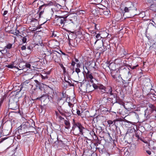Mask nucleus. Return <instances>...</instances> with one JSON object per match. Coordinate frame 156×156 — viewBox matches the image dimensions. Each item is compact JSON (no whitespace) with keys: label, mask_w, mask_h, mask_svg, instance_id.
<instances>
[{"label":"nucleus","mask_w":156,"mask_h":156,"mask_svg":"<svg viewBox=\"0 0 156 156\" xmlns=\"http://www.w3.org/2000/svg\"><path fill=\"white\" fill-rule=\"evenodd\" d=\"M120 78L122 80V83L123 84H126V86L128 85V84L129 83L128 80L126 79V80H123L122 79L121 77Z\"/></svg>","instance_id":"4c0bfd02"},{"label":"nucleus","mask_w":156,"mask_h":156,"mask_svg":"<svg viewBox=\"0 0 156 156\" xmlns=\"http://www.w3.org/2000/svg\"><path fill=\"white\" fill-rule=\"evenodd\" d=\"M20 127L21 128L25 129L27 130L30 127V125L28 122H24Z\"/></svg>","instance_id":"aec40b11"},{"label":"nucleus","mask_w":156,"mask_h":156,"mask_svg":"<svg viewBox=\"0 0 156 156\" xmlns=\"http://www.w3.org/2000/svg\"><path fill=\"white\" fill-rule=\"evenodd\" d=\"M76 63L74 60H73L71 63V65L74 66L75 65Z\"/></svg>","instance_id":"4d7b16f0"},{"label":"nucleus","mask_w":156,"mask_h":156,"mask_svg":"<svg viewBox=\"0 0 156 156\" xmlns=\"http://www.w3.org/2000/svg\"><path fill=\"white\" fill-rule=\"evenodd\" d=\"M68 17L67 16H58L56 15L55 16V21L56 24L59 25H64L66 19Z\"/></svg>","instance_id":"39448f33"},{"label":"nucleus","mask_w":156,"mask_h":156,"mask_svg":"<svg viewBox=\"0 0 156 156\" xmlns=\"http://www.w3.org/2000/svg\"><path fill=\"white\" fill-rule=\"evenodd\" d=\"M58 113L62 115L63 116H64L65 115V114L64 113V110H61L59 109L58 108Z\"/></svg>","instance_id":"f704fd0d"},{"label":"nucleus","mask_w":156,"mask_h":156,"mask_svg":"<svg viewBox=\"0 0 156 156\" xmlns=\"http://www.w3.org/2000/svg\"><path fill=\"white\" fill-rule=\"evenodd\" d=\"M150 108V110L151 113H154L155 114V116L156 118V107L153 105L150 104L148 105Z\"/></svg>","instance_id":"a211bd4d"},{"label":"nucleus","mask_w":156,"mask_h":156,"mask_svg":"<svg viewBox=\"0 0 156 156\" xmlns=\"http://www.w3.org/2000/svg\"><path fill=\"white\" fill-rule=\"evenodd\" d=\"M53 3L51 1H49L47 3H43L41 5L38 9V12L39 13V15H42L45 11V7L48 6L53 5Z\"/></svg>","instance_id":"423d86ee"},{"label":"nucleus","mask_w":156,"mask_h":156,"mask_svg":"<svg viewBox=\"0 0 156 156\" xmlns=\"http://www.w3.org/2000/svg\"><path fill=\"white\" fill-rule=\"evenodd\" d=\"M42 15H39V13L37 12L34 15V17L38 19H39L41 17Z\"/></svg>","instance_id":"ea45409f"},{"label":"nucleus","mask_w":156,"mask_h":156,"mask_svg":"<svg viewBox=\"0 0 156 156\" xmlns=\"http://www.w3.org/2000/svg\"><path fill=\"white\" fill-rule=\"evenodd\" d=\"M58 137L57 134L55 133H51L48 137V141L51 144H54L55 141L56 139H58Z\"/></svg>","instance_id":"6e6552de"},{"label":"nucleus","mask_w":156,"mask_h":156,"mask_svg":"<svg viewBox=\"0 0 156 156\" xmlns=\"http://www.w3.org/2000/svg\"><path fill=\"white\" fill-rule=\"evenodd\" d=\"M95 37L96 39H97V40L95 42V44L96 43L98 40H99L101 38V36L100 34H97V35L95 36Z\"/></svg>","instance_id":"a19ab883"},{"label":"nucleus","mask_w":156,"mask_h":156,"mask_svg":"<svg viewBox=\"0 0 156 156\" xmlns=\"http://www.w3.org/2000/svg\"><path fill=\"white\" fill-rule=\"evenodd\" d=\"M150 9L154 12H156V4L153 3L149 7Z\"/></svg>","instance_id":"393cba45"},{"label":"nucleus","mask_w":156,"mask_h":156,"mask_svg":"<svg viewBox=\"0 0 156 156\" xmlns=\"http://www.w3.org/2000/svg\"><path fill=\"white\" fill-rule=\"evenodd\" d=\"M106 136L110 141H111L112 140V137L110 135V134L109 133H108L107 134H106Z\"/></svg>","instance_id":"79ce46f5"},{"label":"nucleus","mask_w":156,"mask_h":156,"mask_svg":"<svg viewBox=\"0 0 156 156\" xmlns=\"http://www.w3.org/2000/svg\"><path fill=\"white\" fill-rule=\"evenodd\" d=\"M136 149V145L134 144H131L128 150V151L130 153L133 154L135 151Z\"/></svg>","instance_id":"6ab92c4d"},{"label":"nucleus","mask_w":156,"mask_h":156,"mask_svg":"<svg viewBox=\"0 0 156 156\" xmlns=\"http://www.w3.org/2000/svg\"><path fill=\"white\" fill-rule=\"evenodd\" d=\"M51 54L52 56V58L55 62L59 63L61 61L60 57L61 56V53L56 51H52Z\"/></svg>","instance_id":"0eeeda50"},{"label":"nucleus","mask_w":156,"mask_h":156,"mask_svg":"<svg viewBox=\"0 0 156 156\" xmlns=\"http://www.w3.org/2000/svg\"><path fill=\"white\" fill-rule=\"evenodd\" d=\"M55 146H56L57 147H64L65 144L63 141L58 139L55 142Z\"/></svg>","instance_id":"4468645a"},{"label":"nucleus","mask_w":156,"mask_h":156,"mask_svg":"<svg viewBox=\"0 0 156 156\" xmlns=\"http://www.w3.org/2000/svg\"><path fill=\"white\" fill-rule=\"evenodd\" d=\"M104 93L108 94L109 96L113 95L114 98H115V101L113 102L112 101L113 105L115 103H118L120 105H123V102L119 100V98L118 97L117 95L112 93V87L110 86H108L105 87Z\"/></svg>","instance_id":"7ed1b4c3"},{"label":"nucleus","mask_w":156,"mask_h":156,"mask_svg":"<svg viewBox=\"0 0 156 156\" xmlns=\"http://www.w3.org/2000/svg\"><path fill=\"white\" fill-rule=\"evenodd\" d=\"M74 41L73 39H69V44L70 47L72 46L74 47L76 45L75 43H74Z\"/></svg>","instance_id":"c85d7f7f"},{"label":"nucleus","mask_w":156,"mask_h":156,"mask_svg":"<svg viewBox=\"0 0 156 156\" xmlns=\"http://www.w3.org/2000/svg\"><path fill=\"white\" fill-rule=\"evenodd\" d=\"M93 24L94 25V26L95 27L94 29L96 30H98L96 27L97 24L94 23H93Z\"/></svg>","instance_id":"0e129e2a"},{"label":"nucleus","mask_w":156,"mask_h":156,"mask_svg":"<svg viewBox=\"0 0 156 156\" xmlns=\"http://www.w3.org/2000/svg\"><path fill=\"white\" fill-rule=\"evenodd\" d=\"M58 63L61 68L62 69L63 73H65L66 72L65 67L62 64L60 63V62Z\"/></svg>","instance_id":"473e14b6"},{"label":"nucleus","mask_w":156,"mask_h":156,"mask_svg":"<svg viewBox=\"0 0 156 156\" xmlns=\"http://www.w3.org/2000/svg\"><path fill=\"white\" fill-rule=\"evenodd\" d=\"M109 69L111 70H113L115 69V64L114 63H111L108 66Z\"/></svg>","instance_id":"cd10ccee"},{"label":"nucleus","mask_w":156,"mask_h":156,"mask_svg":"<svg viewBox=\"0 0 156 156\" xmlns=\"http://www.w3.org/2000/svg\"><path fill=\"white\" fill-rule=\"evenodd\" d=\"M75 72L77 73V74H78V73L80 72V70L79 68H76L75 69Z\"/></svg>","instance_id":"3c124183"},{"label":"nucleus","mask_w":156,"mask_h":156,"mask_svg":"<svg viewBox=\"0 0 156 156\" xmlns=\"http://www.w3.org/2000/svg\"><path fill=\"white\" fill-rule=\"evenodd\" d=\"M69 77H68V81H67V83L68 84V85H69L70 86H74V84L71 83L72 81L70 79H69Z\"/></svg>","instance_id":"c03bdc74"},{"label":"nucleus","mask_w":156,"mask_h":156,"mask_svg":"<svg viewBox=\"0 0 156 156\" xmlns=\"http://www.w3.org/2000/svg\"><path fill=\"white\" fill-rule=\"evenodd\" d=\"M9 106L11 107L10 108L12 110H16L18 108V105L16 102L10 103L9 105Z\"/></svg>","instance_id":"4be33fe9"},{"label":"nucleus","mask_w":156,"mask_h":156,"mask_svg":"<svg viewBox=\"0 0 156 156\" xmlns=\"http://www.w3.org/2000/svg\"><path fill=\"white\" fill-rule=\"evenodd\" d=\"M44 94H43L41 97L37 98V99L39 100L41 102H45L46 104L47 103V97L48 94H50L51 93H53V90L49 87H47L44 89Z\"/></svg>","instance_id":"20e7f679"},{"label":"nucleus","mask_w":156,"mask_h":156,"mask_svg":"<svg viewBox=\"0 0 156 156\" xmlns=\"http://www.w3.org/2000/svg\"><path fill=\"white\" fill-rule=\"evenodd\" d=\"M20 134H23L27 133V130L25 129L21 128V127H19L17 130Z\"/></svg>","instance_id":"412c9836"},{"label":"nucleus","mask_w":156,"mask_h":156,"mask_svg":"<svg viewBox=\"0 0 156 156\" xmlns=\"http://www.w3.org/2000/svg\"><path fill=\"white\" fill-rule=\"evenodd\" d=\"M75 62H76L78 63V62H79V60L77 58H75L74 59V60Z\"/></svg>","instance_id":"69168bd1"},{"label":"nucleus","mask_w":156,"mask_h":156,"mask_svg":"<svg viewBox=\"0 0 156 156\" xmlns=\"http://www.w3.org/2000/svg\"><path fill=\"white\" fill-rule=\"evenodd\" d=\"M27 49L30 51V52L31 50V47L30 46H28Z\"/></svg>","instance_id":"338daca9"},{"label":"nucleus","mask_w":156,"mask_h":156,"mask_svg":"<svg viewBox=\"0 0 156 156\" xmlns=\"http://www.w3.org/2000/svg\"><path fill=\"white\" fill-rule=\"evenodd\" d=\"M62 8V6L58 4L55 5L53 8L51 9V10L52 12H58Z\"/></svg>","instance_id":"dca6fc26"},{"label":"nucleus","mask_w":156,"mask_h":156,"mask_svg":"<svg viewBox=\"0 0 156 156\" xmlns=\"http://www.w3.org/2000/svg\"><path fill=\"white\" fill-rule=\"evenodd\" d=\"M135 116L137 119H138L139 118L138 114L136 112H134Z\"/></svg>","instance_id":"052dcab7"},{"label":"nucleus","mask_w":156,"mask_h":156,"mask_svg":"<svg viewBox=\"0 0 156 156\" xmlns=\"http://www.w3.org/2000/svg\"><path fill=\"white\" fill-rule=\"evenodd\" d=\"M76 113L78 115H80L81 113H80V110H77V111H76Z\"/></svg>","instance_id":"5fc2aeb1"},{"label":"nucleus","mask_w":156,"mask_h":156,"mask_svg":"<svg viewBox=\"0 0 156 156\" xmlns=\"http://www.w3.org/2000/svg\"><path fill=\"white\" fill-rule=\"evenodd\" d=\"M102 48H103V51H106L107 49H109L110 47L109 45H108L107 44L105 43H103L102 42Z\"/></svg>","instance_id":"b1692460"},{"label":"nucleus","mask_w":156,"mask_h":156,"mask_svg":"<svg viewBox=\"0 0 156 156\" xmlns=\"http://www.w3.org/2000/svg\"><path fill=\"white\" fill-rule=\"evenodd\" d=\"M81 64H80V62L76 64V66L77 68H79L80 67Z\"/></svg>","instance_id":"13d9d810"},{"label":"nucleus","mask_w":156,"mask_h":156,"mask_svg":"<svg viewBox=\"0 0 156 156\" xmlns=\"http://www.w3.org/2000/svg\"><path fill=\"white\" fill-rule=\"evenodd\" d=\"M94 87L95 89H99L101 90V92L102 94L104 93V91L105 87L101 84H98L94 85Z\"/></svg>","instance_id":"ddd939ff"},{"label":"nucleus","mask_w":156,"mask_h":156,"mask_svg":"<svg viewBox=\"0 0 156 156\" xmlns=\"http://www.w3.org/2000/svg\"><path fill=\"white\" fill-rule=\"evenodd\" d=\"M111 73L113 79L115 80L116 82H118L119 81V79H118V78L119 74H118L117 71L115 69L112 70Z\"/></svg>","instance_id":"f8f14e48"},{"label":"nucleus","mask_w":156,"mask_h":156,"mask_svg":"<svg viewBox=\"0 0 156 156\" xmlns=\"http://www.w3.org/2000/svg\"><path fill=\"white\" fill-rule=\"evenodd\" d=\"M19 67L20 68L19 70L23 69L26 67L30 68V65L29 63H26L25 64L23 62H21L19 64Z\"/></svg>","instance_id":"2eb2a0df"},{"label":"nucleus","mask_w":156,"mask_h":156,"mask_svg":"<svg viewBox=\"0 0 156 156\" xmlns=\"http://www.w3.org/2000/svg\"><path fill=\"white\" fill-rule=\"evenodd\" d=\"M103 48H102V47H99L98 49V50L100 51V52H99L100 54L103 53L104 51H103Z\"/></svg>","instance_id":"de8ad7c7"},{"label":"nucleus","mask_w":156,"mask_h":156,"mask_svg":"<svg viewBox=\"0 0 156 156\" xmlns=\"http://www.w3.org/2000/svg\"><path fill=\"white\" fill-rule=\"evenodd\" d=\"M64 122V123L66 126L65 128L68 129H69L70 127V123L69 121L65 120Z\"/></svg>","instance_id":"a878e982"},{"label":"nucleus","mask_w":156,"mask_h":156,"mask_svg":"<svg viewBox=\"0 0 156 156\" xmlns=\"http://www.w3.org/2000/svg\"><path fill=\"white\" fill-rule=\"evenodd\" d=\"M8 68H13V66L12 65H8L7 66Z\"/></svg>","instance_id":"864d4df0"},{"label":"nucleus","mask_w":156,"mask_h":156,"mask_svg":"<svg viewBox=\"0 0 156 156\" xmlns=\"http://www.w3.org/2000/svg\"><path fill=\"white\" fill-rule=\"evenodd\" d=\"M52 96H50V94L48 95V96L47 97V102L48 101H49L51 103H52L53 102V95H52Z\"/></svg>","instance_id":"c756f323"},{"label":"nucleus","mask_w":156,"mask_h":156,"mask_svg":"<svg viewBox=\"0 0 156 156\" xmlns=\"http://www.w3.org/2000/svg\"><path fill=\"white\" fill-rule=\"evenodd\" d=\"M12 44L10 43H9L8 44H7V45L5 46L4 48H2V49H4V50L5 49H10L12 48Z\"/></svg>","instance_id":"2f4dec72"},{"label":"nucleus","mask_w":156,"mask_h":156,"mask_svg":"<svg viewBox=\"0 0 156 156\" xmlns=\"http://www.w3.org/2000/svg\"><path fill=\"white\" fill-rule=\"evenodd\" d=\"M55 114L56 116V119H59L60 121H62L64 119V118L61 116V115L58 113L57 111H55Z\"/></svg>","instance_id":"5701e85b"},{"label":"nucleus","mask_w":156,"mask_h":156,"mask_svg":"<svg viewBox=\"0 0 156 156\" xmlns=\"http://www.w3.org/2000/svg\"><path fill=\"white\" fill-rule=\"evenodd\" d=\"M8 12L7 11H6V10L5 11H4V13H3V15L4 16H5V15L8 13Z\"/></svg>","instance_id":"680f3d73"},{"label":"nucleus","mask_w":156,"mask_h":156,"mask_svg":"<svg viewBox=\"0 0 156 156\" xmlns=\"http://www.w3.org/2000/svg\"><path fill=\"white\" fill-rule=\"evenodd\" d=\"M26 46L24 45H23L21 47V49L22 50H24L26 49Z\"/></svg>","instance_id":"6e6d98bb"},{"label":"nucleus","mask_w":156,"mask_h":156,"mask_svg":"<svg viewBox=\"0 0 156 156\" xmlns=\"http://www.w3.org/2000/svg\"><path fill=\"white\" fill-rule=\"evenodd\" d=\"M80 83L81 85L80 87H81L82 88L84 86L85 87V85L83 83H82L81 82H80Z\"/></svg>","instance_id":"e2e57ef3"},{"label":"nucleus","mask_w":156,"mask_h":156,"mask_svg":"<svg viewBox=\"0 0 156 156\" xmlns=\"http://www.w3.org/2000/svg\"><path fill=\"white\" fill-rule=\"evenodd\" d=\"M59 95L60 96H62V97L58 98L57 101L58 102H59L60 101L62 100H66L68 98V95L66 94V92H64V91H63L62 93H59Z\"/></svg>","instance_id":"9b49d317"},{"label":"nucleus","mask_w":156,"mask_h":156,"mask_svg":"<svg viewBox=\"0 0 156 156\" xmlns=\"http://www.w3.org/2000/svg\"><path fill=\"white\" fill-rule=\"evenodd\" d=\"M94 85H96L95 83H93L91 84L89 82L86 84V88L85 91H83V92H92L95 89L94 87Z\"/></svg>","instance_id":"1a4fd4ad"},{"label":"nucleus","mask_w":156,"mask_h":156,"mask_svg":"<svg viewBox=\"0 0 156 156\" xmlns=\"http://www.w3.org/2000/svg\"><path fill=\"white\" fill-rule=\"evenodd\" d=\"M64 113L65 114V117H69L71 115V112H69L67 110H64Z\"/></svg>","instance_id":"7c9ffc66"},{"label":"nucleus","mask_w":156,"mask_h":156,"mask_svg":"<svg viewBox=\"0 0 156 156\" xmlns=\"http://www.w3.org/2000/svg\"><path fill=\"white\" fill-rule=\"evenodd\" d=\"M138 66V65H136L135 66H131L129 65V67L131 69H136V68Z\"/></svg>","instance_id":"09e8293b"},{"label":"nucleus","mask_w":156,"mask_h":156,"mask_svg":"<svg viewBox=\"0 0 156 156\" xmlns=\"http://www.w3.org/2000/svg\"><path fill=\"white\" fill-rule=\"evenodd\" d=\"M150 21H151L153 23H150L148 24V26L151 25L156 28V26H155V25L154 24V23H155L154 22L153 20V19H150Z\"/></svg>","instance_id":"58836bf2"},{"label":"nucleus","mask_w":156,"mask_h":156,"mask_svg":"<svg viewBox=\"0 0 156 156\" xmlns=\"http://www.w3.org/2000/svg\"><path fill=\"white\" fill-rule=\"evenodd\" d=\"M29 83V80H26L23 83V85H26L27 84H28Z\"/></svg>","instance_id":"8fccbe9b"},{"label":"nucleus","mask_w":156,"mask_h":156,"mask_svg":"<svg viewBox=\"0 0 156 156\" xmlns=\"http://www.w3.org/2000/svg\"><path fill=\"white\" fill-rule=\"evenodd\" d=\"M21 37H22V41L23 43H25L26 42L27 38H28V36H26L25 37L21 36Z\"/></svg>","instance_id":"72a5a7b5"},{"label":"nucleus","mask_w":156,"mask_h":156,"mask_svg":"<svg viewBox=\"0 0 156 156\" xmlns=\"http://www.w3.org/2000/svg\"><path fill=\"white\" fill-rule=\"evenodd\" d=\"M72 127V130L74 135L77 136L83 135L85 128L80 122L74 123Z\"/></svg>","instance_id":"f257e3e1"},{"label":"nucleus","mask_w":156,"mask_h":156,"mask_svg":"<svg viewBox=\"0 0 156 156\" xmlns=\"http://www.w3.org/2000/svg\"><path fill=\"white\" fill-rule=\"evenodd\" d=\"M127 6L125 7L124 11L125 12H128L129 11L132 10L133 8V3L130 2H128L126 4Z\"/></svg>","instance_id":"9d476101"},{"label":"nucleus","mask_w":156,"mask_h":156,"mask_svg":"<svg viewBox=\"0 0 156 156\" xmlns=\"http://www.w3.org/2000/svg\"><path fill=\"white\" fill-rule=\"evenodd\" d=\"M115 124V129H117L118 125V123L119 122V121L117 119L114 120Z\"/></svg>","instance_id":"e433bc0d"},{"label":"nucleus","mask_w":156,"mask_h":156,"mask_svg":"<svg viewBox=\"0 0 156 156\" xmlns=\"http://www.w3.org/2000/svg\"><path fill=\"white\" fill-rule=\"evenodd\" d=\"M34 81L35 82L36 84V86L37 87H40L41 85V83L37 80H35Z\"/></svg>","instance_id":"37998d69"},{"label":"nucleus","mask_w":156,"mask_h":156,"mask_svg":"<svg viewBox=\"0 0 156 156\" xmlns=\"http://www.w3.org/2000/svg\"><path fill=\"white\" fill-rule=\"evenodd\" d=\"M154 0H148V2L151 3H154Z\"/></svg>","instance_id":"bf43d9fd"},{"label":"nucleus","mask_w":156,"mask_h":156,"mask_svg":"<svg viewBox=\"0 0 156 156\" xmlns=\"http://www.w3.org/2000/svg\"><path fill=\"white\" fill-rule=\"evenodd\" d=\"M40 76L42 78V79L46 80L48 78V76L46 73H42L40 74Z\"/></svg>","instance_id":"bb28decb"},{"label":"nucleus","mask_w":156,"mask_h":156,"mask_svg":"<svg viewBox=\"0 0 156 156\" xmlns=\"http://www.w3.org/2000/svg\"><path fill=\"white\" fill-rule=\"evenodd\" d=\"M93 136V139L94 140H97L98 139V137L97 136V135H95L94 136Z\"/></svg>","instance_id":"603ef678"},{"label":"nucleus","mask_w":156,"mask_h":156,"mask_svg":"<svg viewBox=\"0 0 156 156\" xmlns=\"http://www.w3.org/2000/svg\"><path fill=\"white\" fill-rule=\"evenodd\" d=\"M38 19L37 18H32L30 20V22H35V23H37L38 22Z\"/></svg>","instance_id":"a18cd8bd"},{"label":"nucleus","mask_w":156,"mask_h":156,"mask_svg":"<svg viewBox=\"0 0 156 156\" xmlns=\"http://www.w3.org/2000/svg\"><path fill=\"white\" fill-rule=\"evenodd\" d=\"M146 152L149 155H150L151 154V152L150 151H146Z\"/></svg>","instance_id":"774afa93"},{"label":"nucleus","mask_w":156,"mask_h":156,"mask_svg":"<svg viewBox=\"0 0 156 156\" xmlns=\"http://www.w3.org/2000/svg\"><path fill=\"white\" fill-rule=\"evenodd\" d=\"M119 72L120 74H119V79L120 77L122 76L124 79L128 80L129 81L131 80L132 76L131 73L130 69L128 67H126L123 68H120L119 70Z\"/></svg>","instance_id":"f03ea898"},{"label":"nucleus","mask_w":156,"mask_h":156,"mask_svg":"<svg viewBox=\"0 0 156 156\" xmlns=\"http://www.w3.org/2000/svg\"><path fill=\"white\" fill-rule=\"evenodd\" d=\"M102 12L104 15L108 16L109 15V13L110 12V11L106 9V10H103Z\"/></svg>","instance_id":"c9c22d12"},{"label":"nucleus","mask_w":156,"mask_h":156,"mask_svg":"<svg viewBox=\"0 0 156 156\" xmlns=\"http://www.w3.org/2000/svg\"><path fill=\"white\" fill-rule=\"evenodd\" d=\"M85 69L87 71L85 70L84 69V67L83 66L84 71L83 72L85 73H86V77L87 79H92L93 78V77L91 73L89 74L90 71L88 69L87 67H85Z\"/></svg>","instance_id":"f3484780"},{"label":"nucleus","mask_w":156,"mask_h":156,"mask_svg":"<svg viewBox=\"0 0 156 156\" xmlns=\"http://www.w3.org/2000/svg\"><path fill=\"white\" fill-rule=\"evenodd\" d=\"M107 122L108 124L109 125V126L111 127L113 123V121H112L111 120H109L107 121Z\"/></svg>","instance_id":"49530a36"}]
</instances>
